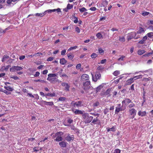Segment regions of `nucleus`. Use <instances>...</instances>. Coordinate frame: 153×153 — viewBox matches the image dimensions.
<instances>
[{
    "mask_svg": "<svg viewBox=\"0 0 153 153\" xmlns=\"http://www.w3.org/2000/svg\"><path fill=\"white\" fill-rule=\"evenodd\" d=\"M83 117L84 119V122L85 123H90L93 119V117L91 116H89L87 114H85L83 115Z\"/></svg>",
    "mask_w": 153,
    "mask_h": 153,
    "instance_id": "obj_1",
    "label": "nucleus"
},
{
    "mask_svg": "<svg viewBox=\"0 0 153 153\" xmlns=\"http://www.w3.org/2000/svg\"><path fill=\"white\" fill-rule=\"evenodd\" d=\"M64 134L63 132L59 131L58 132L56 133L55 136H53V138L55 137H57L54 140L57 142H59L62 140L63 138L61 136Z\"/></svg>",
    "mask_w": 153,
    "mask_h": 153,
    "instance_id": "obj_2",
    "label": "nucleus"
},
{
    "mask_svg": "<svg viewBox=\"0 0 153 153\" xmlns=\"http://www.w3.org/2000/svg\"><path fill=\"white\" fill-rule=\"evenodd\" d=\"M91 75L92 76V80L95 82H97L98 79H100L101 77L100 73L98 71H97L95 73V76H93L92 73H91Z\"/></svg>",
    "mask_w": 153,
    "mask_h": 153,
    "instance_id": "obj_3",
    "label": "nucleus"
},
{
    "mask_svg": "<svg viewBox=\"0 0 153 153\" xmlns=\"http://www.w3.org/2000/svg\"><path fill=\"white\" fill-rule=\"evenodd\" d=\"M82 102L79 101L77 102L73 101L71 103V105L74 108L79 107L82 106Z\"/></svg>",
    "mask_w": 153,
    "mask_h": 153,
    "instance_id": "obj_4",
    "label": "nucleus"
},
{
    "mask_svg": "<svg viewBox=\"0 0 153 153\" xmlns=\"http://www.w3.org/2000/svg\"><path fill=\"white\" fill-rule=\"evenodd\" d=\"M23 68L18 66H13L10 68V72H14L16 71H19L22 70Z\"/></svg>",
    "mask_w": 153,
    "mask_h": 153,
    "instance_id": "obj_5",
    "label": "nucleus"
},
{
    "mask_svg": "<svg viewBox=\"0 0 153 153\" xmlns=\"http://www.w3.org/2000/svg\"><path fill=\"white\" fill-rule=\"evenodd\" d=\"M90 82L89 81H87L83 83V85L84 86V89L85 90L87 88H88L90 87Z\"/></svg>",
    "mask_w": 153,
    "mask_h": 153,
    "instance_id": "obj_6",
    "label": "nucleus"
},
{
    "mask_svg": "<svg viewBox=\"0 0 153 153\" xmlns=\"http://www.w3.org/2000/svg\"><path fill=\"white\" fill-rule=\"evenodd\" d=\"M74 139V135H72L71 136L70 134H68V135L65 137L66 140L68 142H70L71 141H73Z\"/></svg>",
    "mask_w": 153,
    "mask_h": 153,
    "instance_id": "obj_7",
    "label": "nucleus"
},
{
    "mask_svg": "<svg viewBox=\"0 0 153 153\" xmlns=\"http://www.w3.org/2000/svg\"><path fill=\"white\" fill-rule=\"evenodd\" d=\"M131 100L128 98H125V99L122 101L123 105H127L131 102Z\"/></svg>",
    "mask_w": 153,
    "mask_h": 153,
    "instance_id": "obj_8",
    "label": "nucleus"
},
{
    "mask_svg": "<svg viewBox=\"0 0 153 153\" xmlns=\"http://www.w3.org/2000/svg\"><path fill=\"white\" fill-rule=\"evenodd\" d=\"M137 33L136 32H132L130 35H128L127 36V38L128 41L130 40L131 39L134 38L136 35Z\"/></svg>",
    "mask_w": 153,
    "mask_h": 153,
    "instance_id": "obj_9",
    "label": "nucleus"
},
{
    "mask_svg": "<svg viewBox=\"0 0 153 153\" xmlns=\"http://www.w3.org/2000/svg\"><path fill=\"white\" fill-rule=\"evenodd\" d=\"M61 85L62 86L65 87L64 89L65 91H69L70 86L68 83L66 82H62L61 83Z\"/></svg>",
    "mask_w": 153,
    "mask_h": 153,
    "instance_id": "obj_10",
    "label": "nucleus"
},
{
    "mask_svg": "<svg viewBox=\"0 0 153 153\" xmlns=\"http://www.w3.org/2000/svg\"><path fill=\"white\" fill-rule=\"evenodd\" d=\"M89 78V75L86 74H83L81 77V80L82 81L88 80Z\"/></svg>",
    "mask_w": 153,
    "mask_h": 153,
    "instance_id": "obj_11",
    "label": "nucleus"
},
{
    "mask_svg": "<svg viewBox=\"0 0 153 153\" xmlns=\"http://www.w3.org/2000/svg\"><path fill=\"white\" fill-rule=\"evenodd\" d=\"M56 11L58 13L61 12L60 9L58 8L57 9H54L53 10H48L45 11V13L48 12L49 13H51L52 12H54Z\"/></svg>",
    "mask_w": 153,
    "mask_h": 153,
    "instance_id": "obj_12",
    "label": "nucleus"
},
{
    "mask_svg": "<svg viewBox=\"0 0 153 153\" xmlns=\"http://www.w3.org/2000/svg\"><path fill=\"white\" fill-rule=\"evenodd\" d=\"M129 112L130 115H136L137 110L134 108H132L129 110Z\"/></svg>",
    "mask_w": 153,
    "mask_h": 153,
    "instance_id": "obj_13",
    "label": "nucleus"
},
{
    "mask_svg": "<svg viewBox=\"0 0 153 153\" xmlns=\"http://www.w3.org/2000/svg\"><path fill=\"white\" fill-rule=\"evenodd\" d=\"M134 78H131L128 79L126 82V84L127 85H129L131 84L134 82Z\"/></svg>",
    "mask_w": 153,
    "mask_h": 153,
    "instance_id": "obj_14",
    "label": "nucleus"
},
{
    "mask_svg": "<svg viewBox=\"0 0 153 153\" xmlns=\"http://www.w3.org/2000/svg\"><path fill=\"white\" fill-rule=\"evenodd\" d=\"M61 147L65 148L66 147L67 143L65 141H61L59 143Z\"/></svg>",
    "mask_w": 153,
    "mask_h": 153,
    "instance_id": "obj_15",
    "label": "nucleus"
},
{
    "mask_svg": "<svg viewBox=\"0 0 153 153\" xmlns=\"http://www.w3.org/2000/svg\"><path fill=\"white\" fill-rule=\"evenodd\" d=\"M102 4L103 6L104 7H106L108 4V2L110 0H102Z\"/></svg>",
    "mask_w": 153,
    "mask_h": 153,
    "instance_id": "obj_16",
    "label": "nucleus"
},
{
    "mask_svg": "<svg viewBox=\"0 0 153 153\" xmlns=\"http://www.w3.org/2000/svg\"><path fill=\"white\" fill-rule=\"evenodd\" d=\"M146 114V111H143V112L141 111H139L138 113V114L139 116H141V117H143L145 116Z\"/></svg>",
    "mask_w": 153,
    "mask_h": 153,
    "instance_id": "obj_17",
    "label": "nucleus"
},
{
    "mask_svg": "<svg viewBox=\"0 0 153 153\" xmlns=\"http://www.w3.org/2000/svg\"><path fill=\"white\" fill-rule=\"evenodd\" d=\"M145 32L144 29L142 27H140L139 29L137 32V33L138 34H141L142 33H144Z\"/></svg>",
    "mask_w": 153,
    "mask_h": 153,
    "instance_id": "obj_18",
    "label": "nucleus"
},
{
    "mask_svg": "<svg viewBox=\"0 0 153 153\" xmlns=\"http://www.w3.org/2000/svg\"><path fill=\"white\" fill-rule=\"evenodd\" d=\"M43 102L46 105H49L52 106L53 105V102H48L45 101H43Z\"/></svg>",
    "mask_w": 153,
    "mask_h": 153,
    "instance_id": "obj_19",
    "label": "nucleus"
},
{
    "mask_svg": "<svg viewBox=\"0 0 153 153\" xmlns=\"http://www.w3.org/2000/svg\"><path fill=\"white\" fill-rule=\"evenodd\" d=\"M9 56L7 55H4L2 57L1 61L3 62H4L9 58Z\"/></svg>",
    "mask_w": 153,
    "mask_h": 153,
    "instance_id": "obj_20",
    "label": "nucleus"
},
{
    "mask_svg": "<svg viewBox=\"0 0 153 153\" xmlns=\"http://www.w3.org/2000/svg\"><path fill=\"white\" fill-rule=\"evenodd\" d=\"M46 14L45 11L42 13H36L35 15L36 16L42 17Z\"/></svg>",
    "mask_w": 153,
    "mask_h": 153,
    "instance_id": "obj_21",
    "label": "nucleus"
},
{
    "mask_svg": "<svg viewBox=\"0 0 153 153\" xmlns=\"http://www.w3.org/2000/svg\"><path fill=\"white\" fill-rule=\"evenodd\" d=\"M125 109H122L121 107L118 108L116 107V109L115 110V113L116 114H118V113L120 111H123Z\"/></svg>",
    "mask_w": 153,
    "mask_h": 153,
    "instance_id": "obj_22",
    "label": "nucleus"
},
{
    "mask_svg": "<svg viewBox=\"0 0 153 153\" xmlns=\"http://www.w3.org/2000/svg\"><path fill=\"white\" fill-rule=\"evenodd\" d=\"M108 132L109 131H116L115 127L113 126L111 128H106Z\"/></svg>",
    "mask_w": 153,
    "mask_h": 153,
    "instance_id": "obj_23",
    "label": "nucleus"
},
{
    "mask_svg": "<svg viewBox=\"0 0 153 153\" xmlns=\"http://www.w3.org/2000/svg\"><path fill=\"white\" fill-rule=\"evenodd\" d=\"M145 52V51L143 50H139L137 51V53L138 55H141Z\"/></svg>",
    "mask_w": 153,
    "mask_h": 153,
    "instance_id": "obj_24",
    "label": "nucleus"
},
{
    "mask_svg": "<svg viewBox=\"0 0 153 153\" xmlns=\"http://www.w3.org/2000/svg\"><path fill=\"white\" fill-rule=\"evenodd\" d=\"M74 112L76 114H82L83 113L82 111L78 109H76Z\"/></svg>",
    "mask_w": 153,
    "mask_h": 153,
    "instance_id": "obj_25",
    "label": "nucleus"
},
{
    "mask_svg": "<svg viewBox=\"0 0 153 153\" xmlns=\"http://www.w3.org/2000/svg\"><path fill=\"white\" fill-rule=\"evenodd\" d=\"M56 79V78L55 77H48L47 78V80H48L51 82L55 81Z\"/></svg>",
    "mask_w": 153,
    "mask_h": 153,
    "instance_id": "obj_26",
    "label": "nucleus"
},
{
    "mask_svg": "<svg viewBox=\"0 0 153 153\" xmlns=\"http://www.w3.org/2000/svg\"><path fill=\"white\" fill-rule=\"evenodd\" d=\"M4 88L6 90L9 91H12L13 90L12 88L10 86H5L4 87Z\"/></svg>",
    "mask_w": 153,
    "mask_h": 153,
    "instance_id": "obj_27",
    "label": "nucleus"
},
{
    "mask_svg": "<svg viewBox=\"0 0 153 153\" xmlns=\"http://www.w3.org/2000/svg\"><path fill=\"white\" fill-rule=\"evenodd\" d=\"M66 62V60L64 58H62L60 59V63L62 65L65 64Z\"/></svg>",
    "mask_w": 153,
    "mask_h": 153,
    "instance_id": "obj_28",
    "label": "nucleus"
},
{
    "mask_svg": "<svg viewBox=\"0 0 153 153\" xmlns=\"http://www.w3.org/2000/svg\"><path fill=\"white\" fill-rule=\"evenodd\" d=\"M46 96H48L51 97H53L55 96V94L54 93H48L45 94Z\"/></svg>",
    "mask_w": 153,
    "mask_h": 153,
    "instance_id": "obj_29",
    "label": "nucleus"
},
{
    "mask_svg": "<svg viewBox=\"0 0 153 153\" xmlns=\"http://www.w3.org/2000/svg\"><path fill=\"white\" fill-rule=\"evenodd\" d=\"M57 76V74H49L48 75V77H55Z\"/></svg>",
    "mask_w": 153,
    "mask_h": 153,
    "instance_id": "obj_30",
    "label": "nucleus"
},
{
    "mask_svg": "<svg viewBox=\"0 0 153 153\" xmlns=\"http://www.w3.org/2000/svg\"><path fill=\"white\" fill-rule=\"evenodd\" d=\"M120 74V71H116L113 73V74L115 76H117Z\"/></svg>",
    "mask_w": 153,
    "mask_h": 153,
    "instance_id": "obj_31",
    "label": "nucleus"
},
{
    "mask_svg": "<svg viewBox=\"0 0 153 153\" xmlns=\"http://www.w3.org/2000/svg\"><path fill=\"white\" fill-rule=\"evenodd\" d=\"M97 56V54L94 53L91 55V57L92 59H94Z\"/></svg>",
    "mask_w": 153,
    "mask_h": 153,
    "instance_id": "obj_32",
    "label": "nucleus"
},
{
    "mask_svg": "<svg viewBox=\"0 0 153 153\" xmlns=\"http://www.w3.org/2000/svg\"><path fill=\"white\" fill-rule=\"evenodd\" d=\"M98 121V118L97 117H96V118H94L91 122V123H93L94 124H96V123Z\"/></svg>",
    "mask_w": 153,
    "mask_h": 153,
    "instance_id": "obj_33",
    "label": "nucleus"
},
{
    "mask_svg": "<svg viewBox=\"0 0 153 153\" xmlns=\"http://www.w3.org/2000/svg\"><path fill=\"white\" fill-rule=\"evenodd\" d=\"M147 35L149 38H152L153 36V32H149L148 33Z\"/></svg>",
    "mask_w": 153,
    "mask_h": 153,
    "instance_id": "obj_34",
    "label": "nucleus"
},
{
    "mask_svg": "<svg viewBox=\"0 0 153 153\" xmlns=\"http://www.w3.org/2000/svg\"><path fill=\"white\" fill-rule=\"evenodd\" d=\"M97 37L99 39L102 38V36L100 33H98L96 34Z\"/></svg>",
    "mask_w": 153,
    "mask_h": 153,
    "instance_id": "obj_35",
    "label": "nucleus"
},
{
    "mask_svg": "<svg viewBox=\"0 0 153 153\" xmlns=\"http://www.w3.org/2000/svg\"><path fill=\"white\" fill-rule=\"evenodd\" d=\"M130 104L128 106L129 108H131L134 106L135 104L132 102V101H131V102H130Z\"/></svg>",
    "mask_w": 153,
    "mask_h": 153,
    "instance_id": "obj_36",
    "label": "nucleus"
},
{
    "mask_svg": "<svg viewBox=\"0 0 153 153\" xmlns=\"http://www.w3.org/2000/svg\"><path fill=\"white\" fill-rule=\"evenodd\" d=\"M79 10L81 13H82L85 11H87V10L85 8L83 7L79 9Z\"/></svg>",
    "mask_w": 153,
    "mask_h": 153,
    "instance_id": "obj_37",
    "label": "nucleus"
},
{
    "mask_svg": "<svg viewBox=\"0 0 153 153\" xmlns=\"http://www.w3.org/2000/svg\"><path fill=\"white\" fill-rule=\"evenodd\" d=\"M67 56L68 58L70 59H72L74 57L73 55L70 54H67Z\"/></svg>",
    "mask_w": 153,
    "mask_h": 153,
    "instance_id": "obj_38",
    "label": "nucleus"
},
{
    "mask_svg": "<svg viewBox=\"0 0 153 153\" xmlns=\"http://www.w3.org/2000/svg\"><path fill=\"white\" fill-rule=\"evenodd\" d=\"M34 81L36 82H41L42 83H46V81H45L44 80H41V79H37V80H34Z\"/></svg>",
    "mask_w": 153,
    "mask_h": 153,
    "instance_id": "obj_39",
    "label": "nucleus"
},
{
    "mask_svg": "<svg viewBox=\"0 0 153 153\" xmlns=\"http://www.w3.org/2000/svg\"><path fill=\"white\" fill-rule=\"evenodd\" d=\"M67 123L69 124L72 123L73 122V120L71 118H68L67 120Z\"/></svg>",
    "mask_w": 153,
    "mask_h": 153,
    "instance_id": "obj_40",
    "label": "nucleus"
},
{
    "mask_svg": "<svg viewBox=\"0 0 153 153\" xmlns=\"http://www.w3.org/2000/svg\"><path fill=\"white\" fill-rule=\"evenodd\" d=\"M149 14V12L144 11L142 13V15L144 16L148 15Z\"/></svg>",
    "mask_w": 153,
    "mask_h": 153,
    "instance_id": "obj_41",
    "label": "nucleus"
},
{
    "mask_svg": "<svg viewBox=\"0 0 153 153\" xmlns=\"http://www.w3.org/2000/svg\"><path fill=\"white\" fill-rule=\"evenodd\" d=\"M11 67V65H7L6 67L4 66H3V68H4V70H5V71H7L8 70L9 68Z\"/></svg>",
    "mask_w": 153,
    "mask_h": 153,
    "instance_id": "obj_42",
    "label": "nucleus"
},
{
    "mask_svg": "<svg viewBox=\"0 0 153 153\" xmlns=\"http://www.w3.org/2000/svg\"><path fill=\"white\" fill-rule=\"evenodd\" d=\"M111 88H109L108 89L105 91V94L106 95H108L109 94L110 91L111 90Z\"/></svg>",
    "mask_w": 153,
    "mask_h": 153,
    "instance_id": "obj_43",
    "label": "nucleus"
},
{
    "mask_svg": "<svg viewBox=\"0 0 153 153\" xmlns=\"http://www.w3.org/2000/svg\"><path fill=\"white\" fill-rule=\"evenodd\" d=\"M67 7L68 9L70 10L72 9L73 7V5L71 4H68L67 5Z\"/></svg>",
    "mask_w": 153,
    "mask_h": 153,
    "instance_id": "obj_44",
    "label": "nucleus"
},
{
    "mask_svg": "<svg viewBox=\"0 0 153 153\" xmlns=\"http://www.w3.org/2000/svg\"><path fill=\"white\" fill-rule=\"evenodd\" d=\"M142 75H140L135 76L134 77H133V78H134V79H140V78H142Z\"/></svg>",
    "mask_w": 153,
    "mask_h": 153,
    "instance_id": "obj_45",
    "label": "nucleus"
},
{
    "mask_svg": "<svg viewBox=\"0 0 153 153\" xmlns=\"http://www.w3.org/2000/svg\"><path fill=\"white\" fill-rule=\"evenodd\" d=\"M66 99L65 97H59L58 99V100L59 101H64Z\"/></svg>",
    "mask_w": 153,
    "mask_h": 153,
    "instance_id": "obj_46",
    "label": "nucleus"
},
{
    "mask_svg": "<svg viewBox=\"0 0 153 153\" xmlns=\"http://www.w3.org/2000/svg\"><path fill=\"white\" fill-rule=\"evenodd\" d=\"M77 46H75L73 47H71L70 48H69L68 49V51H70L74 49L77 48Z\"/></svg>",
    "mask_w": 153,
    "mask_h": 153,
    "instance_id": "obj_47",
    "label": "nucleus"
},
{
    "mask_svg": "<svg viewBox=\"0 0 153 153\" xmlns=\"http://www.w3.org/2000/svg\"><path fill=\"white\" fill-rule=\"evenodd\" d=\"M102 86L101 85H100L97 88L96 91L97 92L100 91V90L102 88Z\"/></svg>",
    "mask_w": 153,
    "mask_h": 153,
    "instance_id": "obj_48",
    "label": "nucleus"
},
{
    "mask_svg": "<svg viewBox=\"0 0 153 153\" xmlns=\"http://www.w3.org/2000/svg\"><path fill=\"white\" fill-rule=\"evenodd\" d=\"M99 53L101 54H103L104 53V51L101 48H100L98 49Z\"/></svg>",
    "mask_w": 153,
    "mask_h": 153,
    "instance_id": "obj_49",
    "label": "nucleus"
},
{
    "mask_svg": "<svg viewBox=\"0 0 153 153\" xmlns=\"http://www.w3.org/2000/svg\"><path fill=\"white\" fill-rule=\"evenodd\" d=\"M120 150L119 149H116L113 153H120Z\"/></svg>",
    "mask_w": 153,
    "mask_h": 153,
    "instance_id": "obj_50",
    "label": "nucleus"
},
{
    "mask_svg": "<svg viewBox=\"0 0 153 153\" xmlns=\"http://www.w3.org/2000/svg\"><path fill=\"white\" fill-rule=\"evenodd\" d=\"M78 80V79L77 78H75L74 79V84L76 85L77 83V82Z\"/></svg>",
    "mask_w": 153,
    "mask_h": 153,
    "instance_id": "obj_51",
    "label": "nucleus"
},
{
    "mask_svg": "<svg viewBox=\"0 0 153 153\" xmlns=\"http://www.w3.org/2000/svg\"><path fill=\"white\" fill-rule=\"evenodd\" d=\"M108 111H109V110H108V109L107 108H105L104 110V111H103L104 114L105 115L106 114H107V113L108 112Z\"/></svg>",
    "mask_w": 153,
    "mask_h": 153,
    "instance_id": "obj_52",
    "label": "nucleus"
},
{
    "mask_svg": "<svg viewBox=\"0 0 153 153\" xmlns=\"http://www.w3.org/2000/svg\"><path fill=\"white\" fill-rule=\"evenodd\" d=\"M125 56H121V57L119 58L118 59V61H120V60L123 61L124 60V59L125 58Z\"/></svg>",
    "mask_w": 153,
    "mask_h": 153,
    "instance_id": "obj_53",
    "label": "nucleus"
},
{
    "mask_svg": "<svg viewBox=\"0 0 153 153\" xmlns=\"http://www.w3.org/2000/svg\"><path fill=\"white\" fill-rule=\"evenodd\" d=\"M10 78L13 79H14L15 80H17L19 79V78L18 77V76H11L10 77Z\"/></svg>",
    "mask_w": 153,
    "mask_h": 153,
    "instance_id": "obj_54",
    "label": "nucleus"
},
{
    "mask_svg": "<svg viewBox=\"0 0 153 153\" xmlns=\"http://www.w3.org/2000/svg\"><path fill=\"white\" fill-rule=\"evenodd\" d=\"M104 68L101 66H99L97 68V70L99 71H102L103 70Z\"/></svg>",
    "mask_w": 153,
    "mask_h": 153,
    "instance_id": "obj_55",
    "label": "nucleus"
},
{
    "mask_svg": "<svg viewBox=\"0 0 153 153\" xmlns=\"http://www.w3.org/2000/svg\"><path fill=\"white\" fill-rule=\"evenodd\" d=\"M75 30L76 32L78 33H79L80 32V29L78 27H76L75 28Z\"/></svg>",
    "mask_w": 153,
    "mask_h": 153,
    "instance_id": "obj_56",
    "label": "nucleus"
},
{
    "mask_svg": "<svg viewBox=\"0 0 153 153\" xmlns=\"http://www.w3.org/2000/svg\"><path fill=\"white\" fill-rule=\"evenodd\" d=\"M75 20H74V22L75 23H77L78 22V18L74 16Z\"/></svg>",
    "mask_w": 153,
    "mask_h": 153,
    "instance_id": "obj_57",
    "label": "nucleus"
},
{
    "mask_svg": "<svg viewBox=\"0 0 153 153\" xmlns=\"http://www.w3.org/2000/svg\"><path fill=\"white\" fill-rule=\"evenodd\" d=\"M54 59V58L53 57H50L48 58L47 59L48 61H51Z\"/></svg>",
    "mask_w": 153,
    "mask_h": 153,
    "instance_id": "obj_58",
    "label": "nucleus"
},
{
    "mask_svg": "<svg viewBox=\"0 0 153 153\" xmlns=\"http://www.w3.org/2000/svg\"><path fill=\"white\" fill-rule=\"evenodd\" d=\"M42 53H35L34 54H33V55H34V56H39L40 55H42Z\"/></svg>",
    "mask_w": 153,
    "mask_h": 153,
    "instance_id": "obj_59",
    "label": "nucleus"
},
{
    "mask_svg": "<svg viewBox=\"0 0 153 153\" xmlns=\"http://www.w3.org/2000/svg\"><path fill=\"white\" fill-rule=\"evenodd\" d=\"M145 41L144 40V39H142L140 41L138 42V43L140 44H143L145 43Z\"/></svg>",
    "mask_w": 153,
    "mask_h": 153,
    "instance_id": "obj_60",
    "label": "nucleus"
},
{
    "mask_svg": "<svg viewBox=\"0 0 153 153\" xmlns=\"http://www.w3.org/2000/svg\"><path fill=\"white\" fill-rule=\"evenodd\" d=\"M119 40L120 42H124L125 41V39L124 37L119 38Z\"/></svg>",
    "mask_w": 153,
    "mask_h": 153,
    "instance_id": "obj_61",
    "label": "nucleus"
},
{
    "mask_svg": "<svg viewBox=\"0 0 153 153\" xmlns=\"http://www.w3.org/2000/svg\"><path fill=\"white\" fill-rule=\"evenodd\" d=\"M39 74L40 73L38 71H37L36 72L35 74L34 75V77H37L39 76Z\"/></svg>",
    "mask_w": 153,
    "mask_h": 153,
    "instance_id": "obj_62",
    "label": "nucleus"
},
{
    "mask_svg": "<svg viewBox=\"0 0 153 153\" xmlns=\"http://www.w3.org/2000/svg\"><path fill=\"white\" fill-rule=\"evenodd\" d=\"M107 61V60L105 59H103V60H101L100 63H101L103 64H104V63H105Z\"/></svg>",
    "mask_w": 153,
    "mask_h": 153,
    "instance_id": "obj_63",
    "label": "nucleus"
},
{
    "mask_svg": "<svg viewBox=\"0 0 153 153\" xmlns=\"http://www.w3.org/2000/svg\"><path fill=\"white\" fill-rule=\"evenodd\" d=\"M148 28L151 31L153 32V26L150 25L149 26Z\"/></svg>",
    "mask_w": 153,
    "mask_h": 153,
    "instance_id": "obj_64",
    "label": "nucleus"
}]
</instances>
